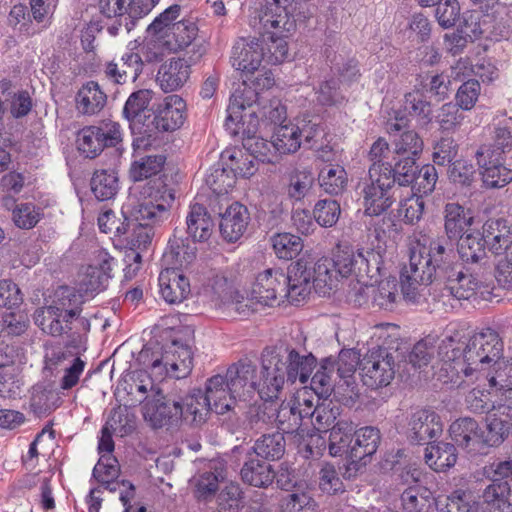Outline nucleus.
I'll return each instance as SVG.
<instances>
[{
    "label": "nucleus",
    "instance_id": "nucleus-1",
    "mask_svg": "<svg viewBox=\"0 0 512 512\" xmlns=\"http://www.w3.org/2000/svg\"><path fill=\"white\" fill-rule=\"evenodd\" d=\"M380 262L379 251L371 248L354 251L350 247H338L332 257L320 258L312 268L299 259L285 273L288 300L292 303L304 300L312 287L319 295L325 296L337 286L339 277L347 278L351 274L360 279L375 277L379 274Z\"/></svg>",
    "mask_w": 512,
    "mask_h": 512
},
{
    "label": "nucleus",
    "instance_id": "nucleus-2",
    "mask_svg": "<svg viewBox=\"0 0 512 512\" xmlns=\"http://www.w3.org/2000/svg\"><path fill=\"white\" fill-rule=\"evenodd\" d=\"M143 199L136 205L122 208L124 221L116 226V236L126 235L129 246L145 250L154 235L153 226L170 216L175 200L172 188L161 179L149 182L142 188Z\"/></svg>",
    "mask_w": 512,
    "mask_h": 512
},
{
    "label": "nucleus",
    "instance_id": "nucleus-3",
    "mask_svg": "<svg viewBox=\"0 0 512 512\" xmlns=\"http://www.w3.org/2000/svg\"><path fill=\"white\" fill-rule=\"evenodd\" d=\"M502 353L503 342L491 328L468 339L459 333L446 336L437 349L438 357L443 363L442 369L451 372L452 377H469L475 371L483 370L485 365L502 356Z\"/></svg>",
    "mask_w": 512,
    "mask_h": 512
},
{
    "label": "nucleus",
    "instance_id": "nucleus-4",
    "mask_svg": "<svg viewBox=\"0 0 512 512\" xmlns=\"http://www.w3.org/2000/svg\"><path fill=\"white\" fill-rule=\"evenodd\" d=\"M285 353L282 355L275 349H264L266 386L262 388V393L266 398H278L285 381L294 383L299 380L306 384L317 366V359L312 353L301 355L288 347Z\"/></svg>",
    "mask_w": 512,
    "mask_h": 512
},
{
    "label": "nucleus",
    "instance_id": "nucleus-5",
    "mask_svg": "<svg viewBox=\"0 0 512 512\" xmlns=\"http://www.w3.org/2000/svg\"><path fill=\"white\" fill-rule=\"evenodd\" d=\"M83 296L74 288L61 286L51 305L38 309L35 324L46 334L59 337L73 329L74 318L82 312Z\"/></svg>",
    "mask_w": 512,
    "mask_h": 512
},
{
    "label": "nucleus",
    "instance_id": "nucleus-6",
    "mask_svg": "<svg viewBox=\"0 0 512 512\" xmlns=\"http://www.w3.org/2000/svg\"><path fill=\"white\" fill-rule=\"evenodd\" d=\"M138 361L158 379H164L166 376L181 379L192 370L193 352L188 344L173 340L158 351L143 348Z\"/></svg>",
    "mask_w": 512,
    "mask_h": 512
},
{
    "label": "nucleus",
    "instance_id": "nucleus-7",
    "mask_svg": "<svg viewBox=\"0 0 512 512\" xmlns=\"http://www.w3.org/2000/svg\"><path fill=\"white\" fill-rule=\"evenodd\" d=\"M258 25L264 43L263 61L271 65L285 61L289 56L286 38L296 28L294 16L284 12L278 14L263 7L258 15Z\"/></svg>",
    "mask_w": 512,
    "mask_h": 512
},
{
    "label": "nucleus",
    "instance_id": "nucleus-8",
    "mask_svg": "<svg viewBox=\"0 0 512 512\" xmlns=\"http://www.w3.org/2000/svg\"><path fill=\"white\" fill-rule=\"evenodd\" d=\"M368 174L369 177L363 182L360 193L364 214L380 216L403 195L394 186V180L386 177L378 164L371 165Z\"/></svg>",
    "mask_w": 512,
    "mask_h": 512
},
{
    "label": "nucleus",
    "instance_id": "nucleus-9",
    "mask_svg": "<svg viewBox=\"0 0 512 512\" xmlns=\"http://www.w3.org/2000/svg\"><path fill=\"white\" fill-rule=\"evenodd\" d=\"M426 257L416 245L410 248L409 264L400 272V286L403 298L412 303L419 304L423 291L433 282H439L435 268L426 263Z\"/></svg>",
    "mask_w": 512,
    "mask_h": 512
},
{
    "label": "nucleus",
    "instance_id": "nucleus-10",
    "mask_svg": "<svg viewBox=\"0 0 512 512\" xmlns=\"http://www.w3.org/2000/svg\"><path fill=\"white\" fill-rule=\"evenodd\" d=\"M395 426L411 443L418 445L429 443L443 431L440 416L429 408H412L397 415Z\"/></svg>",
    "mask_w": 512,
    "mask_h": 512
},
{
    "label": "nucleus",
    "instance_id": "nucleus-11",
    "mask_svg": "<svg viewBox=\"0 0 512 512\" xmlns=\"http://www.w3.org/2000/svg\"><path fill=\"white\" fill-rule=\"evenodd\" d=\"M261 370L257 373L256 365L246 360H240L231 365L225 374L230 390L239 401H251L258 394L264 402H271L275 398H266L262 393V388L266 386L264 371V352L261 356Z\"/></svg>",
    "mask_w": 512,
    "mask_h": 512
},
{
    "label": "nucleus",
    "instance_id": "nucleus-12",
    "mask_svg": "<svg viewBox=\"0 0 512 512\" xmlns=\"http://www.w3.org/2000/svg\"><path fill=\"white\" fill-rule=\"evenodd\" d=\"M121 140V127L117 122H102L98 126H86L78 132L77 148L85 157L93 159L104 148L115 147Z\"/></svg>",
    "mask_w": 512,
    "mask_h": 512
},
{
    "label": "nucleus",
    "instance_id": "nucleus-13",
    "mask_svg": "<svg viewBox=\"0 0 512 512\" xmlns=\"http://www.w3.org/2000/svg\"><path fill=\"white\" fill-rule=\"evenodd\" d=\"M258 96V91L249 86L247 80H243L232 93L224 124L232 136L240 133V126L245 125L244 119L247 116L251 118L250 121L258 120L257 111L254 109L255 105L258 106Z\"/></svg>",
    "mask_w": 512,
    "mask_h": 512
},
{
    "label": "nucleus",
    "instance_id": "nucleus-14",
    "mask_svg": "<svg viewBox=\"0 0 512 512\" xmlns=\"http://www.w3.org/2000/svg\"><path fill=\"white\" fill-rule=\"evenodd\" d=\"M415 245L426 257V263H429L431 268H435L439 282L449 277V274L460 265L455 262L453 244L445 237L430 238L420 235L416 239Z\"/></svg>",
    "mask_w": 512,
    "mask_h": 512
},
{
    "label": "nucleus",
    "instance_id": "nucleus-15",
    "mask_svg": "<svg viewBox=\"0 0 512 512\" xmlns=\"http://www.w3.org/2000/svg\"><path fill=\"white\" fill-rule=\"evenodd\" d=\"M361 376L370 389L386 387L395 376V359L385 347L372 349L361 362Z\"/></svg>",
    "mask_w": 512,
    "mask_h": 512
},
{
    "label": "nucleus",
    "instance_id": "nucleus-16",
    "mask_svg": "<svg viewBox=\"0 0 512 512\" xmlns=\"http://www.w3.org/2000/svg\"><path fill=\"white\" fill-rule=\"evenodd\" d=\"M286 280L283 270L267 269L257 275L252 287V297L267 306H273L280 299H288Z\"/></svg>",
    "mask_w": 512,
    "mask_h": 512
},
{
    "label": "nucleus",
    "instance_id": "nucleus-17",
    "mask_svg": "<svg viewBox=\"0 0 512 512\" xmlns=\"http://www.w3.org/2000/svg\"><path fill=\"white\" fill-rule=\"evenodd\" d=\"M144 409L145 418L154 428L177 423L185 413L180 400L164 395L160 389L155 391L152 400L146 402Z\"/></svg>",
    "mask_w": 512,
    "mask_h": 512
},
{
    "label": "nucleus",
    "instance_id": "nucleus-18",
    "mask_svg": "<svg viewBox=\"0 0 512 512\" xmlns=\"http://www.w3.org/2000/svg\"><path fill=\"white\" fill-rule=\"evenodd\" d=\"M466 494L462 490L454 491L448 498L445 506L438 508L431 492L423 487L413 486L405 489L401 494V505L404 512H445L450 505L464 501Z\"/></svg>",
    "mask_w": 512,
    "mask_h": 512
},
{
    "label": "nucleus",
    "instance_id": "nucleus-19",
    "mask_svg": "<svg viewBox=\"0 0 512 512\" xmlns=\"http://www.w3.org/2000/svg\"><path fill=\"white\" fill-rule=\"evenodd\" d=\"M476 159L486 188H502L512 181V170L503 164L504 157L493 152L491 147L481 146Z\"/></svg>",
    "mask_w": 512,
    "mask_h": 512
},
{
    "label": "nucleus",
    "instance_id": "nucleus-20",
    "mask_svg": "<svg viewBox=\"0 0 512 512\" xmlns=\"http://www.w3.org/2000/svg\"><path fill=\"white\" fill-rule=\"evenodd\" d=\"M152 125L158 132H173L179 129L186 119V102L176 94L166 96L153 108Z\"/></svg>",
    "mask_w": 512,
    "mask_h": 512
},
{
    "label": "nucleus",
    "instance_id": "nucleus-21",
    "mask_svg": "<svg viewBox=\"0 0 512 512\" xmlns=\"http://www.w3.org/2000/svg\"><path fill=\"white\" fill-rule=\"evenodd\" d=\"M449 434L455 444L467 453L473 456L485 453L484 431L475 419L461 417L455 420L450 425Z\"/></svg>",
    "mask_w": 512,
    "mask_h": 512
},
{
    "label": "nucleus",
    "instance_id": "nucleus-22",
    "mask_svg": "<svg viewBox=\"0 0 512 512\" xmlns=\"http://www.w3.org/2000/svg\"><path fill=\"white\" fill-rule=\"evenodd\" d=\"M480 272L460 264L458 268L449 274V277L442 281L444 282L443 291L447 293V296L457 300H470L477 294Z\"/></svg>",
    "mask_w": 512,
    "mask_h": 512
},
{
    "label": "nucleus",
    "instance_id": "nucleus-23",
    "mask_svg": "<svg viewBox=\"0 0 512 512\" xmlns=\"http://www.w3.org/2000/svg\"><path fill=\"white\" fill-rule=\"evenodd\" d=\"M486 447L500 445L512 433V399L505 398L487 416Z\"/></svg>",
    "mask_w": 512,
    "mask_h": 512
},
{
    "label": "nucleus",
    "instance_id": "nucleus-24",
    "mask_svg": "<svg viewBox=\"0 0 512 512\" xmlns=\"http://www.w3.org/2000/svg\"><path fill=\"white\" fill-rule=\"evenodd\" d=\"M459 257L463 261L462 266L476 270H487L488 262L485 238L478 230H471L457 240Z\"/></svg>",
    "mask_w": 512,
    "mask_h": 512
},
{
    "label": "nucleus",
    "instance_id": "nucleus-25",
    "mask_svg": "<svg viewBox=\"0 0 512 512\" xmlns=\"http://www.w3.org/2000/svg\"><path fill=\"white\" fill-rule=\"evenodd\" d=\"M198 31L197 24L191 19H183L172 26L176 49L186 50L190 63H197L206 53V47L197 38Z\"/></svg>",
    "mask_w": 512,
    "mask_h": 512
},
{
    "label": "nucleus",
    "instance_id": "nucleus-26",
    "mask_svg": "<svg viewBox=\"0 0 512 512\" xmlns=\"http://www.w3.org/2000/svg\"><path fill=\"white\" fill-rule=\"evenodd\" d=\"M264 58V46L258 39L240 38L232 48V66L246 74L258 70Z\"/></svg>",
    "mask_w": 512,
    "mask_h": 512
},
{
    "label": "nucleus",
    "instance_id": "nucleus-27",
    "mask_svg": "<svg viewBox=\"0 0 512 512\" xmlns=\"http://www.w3.org/2000/svg\"><path fill=\"white\" fill-rule=\"evenodd\" d=\"M381 442V432L377 427L365 426L355 429L350 463L366 465L376 453Z\"/></svg>",
    "mask_w": 512,
    "mask_h": 512
},
{
    "label": "nucleus",
    "instance_id": "nucleus-28",
    "mask_svg": "<svg viewBox=\"0 0 512 512\" xmlns=\"http://www.w3.org/2000/svg\"><path fill=\"white\" fill-rule=\"evenodd\" d=\"M250 214L246 206L235 202L221 215L219 224L223 239L229 243L238 241L246 232Z\"/></svg>",
    "mask_w": 512,
    "mask_h": 512
},
{
    "label": "nucleus",
    "instance_id": "nucleus-29",
    "mask_svg": "<svg viewBox=\"0 0 512 512\" xmlns=\"http://www.w3.org/2000/svg\"><path fill=\"white\" fill-rule=\"evenodd\" d=\"M189 57L171 59L163 63L157 73L156 81L164 92H173L181 88L190 76Z\"/></svg>",
    "mask_w": 512,
    "mask_h": 512
},
{
    "label": "nucleus",
    "instance_id": "nucleus-30",
    "mask_svg": "<svg viewBox=\"0 0 512 512\" xmlns=\"http://www.w3.org/2000/svg\"><path fill=\"white\" fill-rule=\"evenodd\" d=\"M443 213L444 230L448 241H456L472 230L474 215L471 209L453 202L445 205Z\"/></svg>",
    "mask_w": 512,
    "mask_h": 512
},
{
    "label": "nucleus",
    "instance_id": "nucleus-31",
    "mask_svg": "<svg viewBox=\"0 0 512 512\" xmlns=\"http://www.w3.org/2000/svg\"><path fill=\"white\" fill-rule=\"evenodd\" d=\"M258 127V120L250 121L247 127L240 126L243 147L256 161L261 163H274L277 161L276 150L274 149V142H269L261 137L256 136Z\"/></svg>",
    "mask_w": 512,
    "mask_h": 512
},
{
    "label": "nucleus",
    "instance_id": "nucleus-32",
    "mask_svg": "<svg viewBox=\"0 0 512 512\" xmlns=\"http://www.w3.org/2000/svg\"><path fill=\"white\" fill-rule=\"evenodd\" d=\"M160 293L169 304L181 303L190 294L189 280L175 268H167L158 278Z\"/></svg>",
    "mask_w": 512,
    "mask_h": 512
},
{
    "label": "nucleus",
    "instance_id": "nucleus-33",
    "mask_svg": "<svg viewBox=\"0 0 512 512\" xmlns=\"http://www.w3.org/2000/svg\"><path fill=\"white\" fill-rule=\"evenodd\" d=\"M212 411L216 414H224L231 410L238 398L230 390V385L225 375H215L207 380L206 390Z\"/></svg>",
    "mask_w": 512,
    "mask_h": 512
},
{
    "label": "nucleus",
    "instance_id": "nucleus-34",
    "mask_svg": "<svg viewBox=\"0 0 512 512\" xmlns=\"http://www.w3.org/2000/svg\"><path fill=\"white\" fill-rule=\"evenodd\" d=\"M61 403V396L54 383L40 382L32 387L30 409L35 416H46L57 409Z\"/></svg>",
    "mask_w": 512,
    "mask_h": 512
},
{
    "label": "nucleus",
    "instance_id": "nucleus-35",
    "mask_svg": "<svg viewBox=\"0 0 512 512\" xmlns=\"http://www.w3.org/2000/svg\"><path fill=\"white\" fill-rule=\"evenodd\" d=\"M166 156L163 154L145 155L134 160L129 168V178L133 182L149 179L144 187L151 181L161 179L166 185V176L159 175L165 165Z\"/></svg>",
    "mask_w": 512,
    "mask_h": 512
},
{
    "label": "nucleus",
    "instance_id": "nucleus-36",
    "mask_svg": "<svg viewBox=\"0 0 512 512\" xmlns=\"http://www.w3.org/2000/svg\"><path fill=\"white\" fill-rule=\"evenodd\" d=\"M418 158L413 157H393L394 165H380L383 173L386 177L394 180V186L397 190L403 194V189H411L410 186L415 180V176L418 172V166L416 160Z\"/></svg>",
    "mask_w": 512,
    "mask_h": 512
},
{
    "label": "nucleus",
    "instance_id": "nucleus-37",
    "mask_svg": "<svg viewBox=\"0 0 512 512\" xmlns=\"http://www.w3.org/2000/svg\"><path fill=\"white\" fill-rule=\"evenodd\" d=\"M214 223L206 207L195 203L190 205L186 216V233L193 242L207 241L213 229Z\"/></svg>",
    "mask_w": 512,
    "mask_h": 512
},
{
    "label": "nucleus",
    "instance_id": "nucleus-38",
    "mask_svg": "<svg viewBox=\"0 0 512 512\" xmlns=\"http://www.w3.org/2000/svg\"><path fill=\"white\" fill-rule=\"evenodd\" d=\"M107 103V95L96 81L84 83L75 96L76 109L83 115L99 113Z\"/></svg>",
    "mask_w": 512,
    "mask_h": 512
},
{
    "label": "nucleus",
    "instance_id": "nucleus-39",
    "mask_svg": "<svg viewBox=\"0 0 512 512\" xmlns=\"http://www.w3.org/2000/svg\"><path fill=\"white\" fill-rule=\"evenodd\" d=\"M425 448V463L436 472H446L452 468L458 459L454 444L444 441L429 442Z\"/></svg>",
    "mask_w": 512,
    "mask_h": 512
},
{
    "label": "nucleus",
    "instance_id": "nucleus-40",
    "mask_svg": "<svg viewBox=\"0 0 512 512\" xmlns=\"http://www.w3.org/2000/svg\"><path fill=\"white\" fill-rule=\"evenodd\" d=\"M241 479L254 487L265 488L273 483L276 473L271 464L249 453L240 471Z\"/></svg>",
    "mask_w": 512,
    "mask_h": 512
},
{
    "label": "nucleus",
    "instance_id": "nucleus-41",
    "mask_svg": "<svg viewBox=\"0 0 512 512\" xmlns=\"http://www.w3.org/2000/svg\"><path fill=\"white\" fill-rule=\"evenodd\" d=\"M354 432L353 422L339 419L330 429L328 445L330 455L334 457L345 456L350 462V449L353 445Z\"/></svg>",
    "mask_w": 512,
    "mask_h": 512
},
{
    "label": "nucleus",
    "instance_id": "nucleus-42",
    "mask_svg": "<svg viewBox=\"0 0 512 512\" xmlns=\"http://www.w3.org/2000/svg\"><path fill=\"white\" fill-rule=\"evenodd\" d=\"M176 233L177 230L173 239L169 240V246L164 253V260L172 265V268L179 270V268L186 267L195 260L197 248L195 246L196 242L189 241L188 237H178Z\"/></svg>",
    "mask_w": 512,
    "mask_h": 512
},
{
    "label": "nucleus",
    "instance_id": "nucleus-43",
    "mask_svg": "<svg viewBox=\"0 0 512 512\" xmlns=\"http://www.w3.org/2000/svg\"><path fill=\"white\" fill-rule=\"evenodd\" d=\"M286 449V441L284 434L274 432L272 434H264L257 439L251 448L252 454L266 461H277L283 457Z\"/></svg>",
    "mask_w": 512,
    "mask_h": 512
},
{
    "label": "nucleus",
    "instance_id": "nucleus-44",
    "mask_svg": "<svg viewBox=\"0 0 512 512\" xmlns=\"http://www.w3.org/2000/svg\"><path fill=\"white\" fill-rule=\"evenodd\" d=\"M237 175L228 161H222L209 169L205 177L207 186L217 195L227 194L236 183Z\"/></svg>",
    "mask_w": 512,
    "mask_h": 512
},
{
    "label": "nucleus",
    "instance_id": "nucleus-45",
    "mask_svg": "<svg viewBox=\"0 0 512 512\" xmlns=\"http://www.w3.org/2000/svg\"><path fill=\"white\" fill-rule=\"evenodd\" d=\"M90 188L98 201L114 199L119 190L118 176L111 170H96L91 177Z\"/></svg>",
    "mask_w": 512,
    "mask_h": 512
},
{
    "label": "nucleus",
    "instance_id": "nucleus-46",
    "mask_svg": "<svg viewBox=\"0 0 512 512\" xmlns=\"http://www.w3.org/2000/svg\"><path fill=\"white\" fill-rule=\"evenodd\" d=\"M274 149L280 154L295 153L301 146L300 126L293 123L279 125L273 134Z\"/></svg>",
    "mask_w": 512,
    "mask_h": 512
},
{
    "label": "nucleus",
    "instance_id": "nucleus-47",
    "mask_svg": "<svg viewBox=\"0 0 512 512\" xmlns=\"http://www.w3.org/2000/svg\"><path fill=\"white\" fill-rule=\"evenodd\" d=\"M315 185V176L307 169H294L288 175L287 195L291 200L301 201L307 197Z\"/></svg>",
    "mask_w": 512,
    "mask_h": 512
},
{
    "label": "nucleus",
    "instance_id": "nucleus-48",
    "mask_svg": "<svg viewBox=\"0 0 512 512\" xmlns=\"http://www.w3.org/2000/svg\"><path fill=\"white\" fill-rule=\"evenodd\" d=\"M339 379L334 358L322 359L315 374L311 377V386L317 394L329 395Z\"/></svg>",
    "mask_w": 512,
    "mask_h": 512
},
{
    "label": "nucleus",
    "instance_id": "nucleus-49",
    "mask_svg": "<svg viewBox=\"0 0 512 512\" xmlns=\"http://www.w3.org/2000/svg\"><path fill=\"white\" fill-rule=\"evenodd\" d=\"M228 160L231 165V170H234L237 176L249 178L254 175L258 170V163L256 158L252 156L247 150L242 149H226L221 154V161Z\"/></svg>",
    "mask_w": 512,
    "mask_h": 512
},
{
    "label": "nucleus",
    "instance_id": "nucleus-50",
    "mask_svg": "<svg viewBox=\"0 0 512 512\" xmlns=\"http://www.w3.org/2000/svg\"><path fill=\"white\" fill-rule=\"evenodd\" d=\"M511 487L507 481L493 480L483 491V501L498 510V512H512V504L509 500Z\"/></svg>",
    "mask_w": 512,
    "mask_h": 512
},
{
    "label": "nucleus",
    "instance_id": "nucleus-51",
    "mask_svg": "<svg viewBox=\"0 0 512 512\" xmlns=\"http://www.w3.org/2000/svg\"><path fill=\"white\" fill-rule=\"evenodd\" d=\"M181 404L184 408V419H188L191 417V422L201 423L205 421V417L212 407L210 401L207 397L206 392H203L201 389H194L190 394H188Z\"/></svg>",
    "mask_w": 512,
    "mask_h": 512
},
{
    "label": "nucleus",
    "instance_id": "nucleus-52",
    "mask_svg": "<svg viewBox=\"0 0 512 512\" xmlns=\"http://www.w3.org/2000/svg\"><path fill=\"white\" fill-rule=\"evenodd\" d=\"M128 395L139 394L135 401L143 402L148 399V392L154 390V383L146 371L136 370L127 373L121 382Z\"/></svg>",
    "mask_w": 512,
    "mask_h": 512
},
{
    "label": "nucleus",
    "instance_id": "nucleus-53",
    "mask_svg": "<svg viewBox=\"0 0 512 512\" xmlns=\"http://www.w3.org/2000/svg\"><path fill=\"white\" fill-rule=\"evenodd\" d=\"M120 473L118 460L112 455H102L93 468V477L110 491H116L115 480Z\"/></svg>",
    "mask_w": 512,
    "mask_h": 512
},
{
    "label": "nucleus",
    "instance_id": "nucleus-54",
    "mask_svg": "<svg viewBox=\"0 0 512 512\" xmlns=\"http://www.w3.org/2000/svg\"><path fill=\"white\" fill-rule=\"evenodd\" d=\"M272 247L279 259L292 260L303 250L301 237L291 233H278L271 238Z\"/></svg>",
    "mask_w": 512,
    "mask_h": 512
},
{
    "label": "nucleus",
    "instance_id": "nucleus-55",
    "mask_svg": "<svg viewBox=\"0 0 512 512\" xmlns=\"http://www.w3.org/2000/svg\"><path fill=\"white\" fill-rule=\"evenodd\" d=\"M392 145L395 157L418 158L423 151V140L413 130L403 131L392 141Z\"/></svg>",
    "mask_w": 512,
    "mask_h": 512
},
{
    "label": "nucleus",
    "instance_id": "nucleus-56",
    "mask_svg": "<svg viewBox=\"0 0 512 512\" xmlns=\"http://www.w3.org/2000/svg\"><path fill=\"white\" fill-rule=\"evenodd\" d=\"M366 292L371 293L372 302L380 309L392 310L397 299V285L395 281H381L377 287L373 285L366 286Z\"/></svg>",
    "mask_w": 512,
    "mask_h": 512
},
{
    "label": "nucleus",
    "instance_id": "nucleus-57",
    "mask_svg": "<svg viewBox=\"0 0 512 512\" xmlns=\"http://www.w3.org/2000/svg\"><path fill=\"white\" fill-rule=\"evenodd\" d=\"M42 216V209L30 202L16 204L12 209V221L14 225L23 230L34 228L39 223Z\"/></svg>",
    "mask_w": 512,
    "mask_h": 512
},
{
    "label": "nucleus",
    "instance_id": "nucleus-58",
    "mask_svg": "<svg viewBox=\"0 0 512 512\" xmlns=\"http://www.w3.org/2000/svg\"><path fill=\"white\" fill-rule=\"evenodd\" d=\"M403 107V112H407L409 115L423 120L424 123H429L432 119L431 103L419 90H414L405 94Z\"/></svg>",
    "mask_w": 512,
    "mask_h": 512
},
{
    "label": "nucleus",
    "instance_id": "nucleus-59",
    "mask_svg": "<svg viewBox=\"0 0 512 512\" xmlns=\"http://www.w3.org/2000/svg\"><path fill=\"white\" fill-rule=\"evenodd\" d=\"M319 185L323 190L331 195L341 193L347 183V174L343 167L335 166L324 168L318 176Z\"/></svg>",
    "mask_w": 512,
    "mask_h": 512
},
{
    "label": "nucleus",
    "instance_id": "nucleus-60",
    "mask_svg": "<svg viewBox=\"0 0 512 512\" xmlns=\"http://www.w3.org/2000/svg\"><path fill=\"white\" fill-rule=\"evenodd\" d=\"M400 201L399 214L403 215V220L407 224H415L420 221L423 216L425 202L422 196L413 192V189L406 190V197Z\"/></svg>",
    "mask_w": 512,
    "mask_h": 512
},
{
    "label": "nucleus",
    "instance_id": "nucleus-61",
    "mask_svg": "<svg viewBox=\"0 0 512 512\" xmlns=\"http://www.w3.org/2000/svg\"><path fill=\"white\" fill-rule=\"evenodd\" d=\"M152 94L153 92L149 89H140L131 93L123 107V116L130 123L134 122L147 109Z\"/></svg>",
    "mask_w": 512,
    "mask_h": 512
},
{
    "label": "nucleus",
    "instance_id": "nucleus-62",
    "mask_svg": "<svg viewBox=\"0 0 512 512\" xmlns=\"http://www.w3.org/2000/svg\"><path fill=\"white\" fill-rule=\"evenodd\" d=\"M220 512H238L244 506L243 492L237 483L227 484L217 498Z\"/></svg>",
    "mask_w": 512,
    "mask_h": 512
},
{
    "label": "nucleus",
    "instance_id": "nucleus-63",
    "mask_svg": "<svg viewBox=\"0 0 512 512\" xmlns=\"http://www.w3.org/2000/svg\"><path fill=\"white\" fill-rule=\"evenodd\" d=\"M341 214L340 204L334 199L319 200L314 207L315 221L322 227L334 226Z\"/></svg>",
    "mask_w": 512,
    "mask_h": 512
},
{
    "label": "nucleus",
    "instance_id": "nucleus-64",
    "mask_svg": "<svg viewBox=\"0 0 512 512\" xmlns=\"http://www.w3.org/2000/svg\"><path fill=\"white\" fill-rule=\"evenodd\" d=\"M448 177L455 185L462 188L470 187L475 182L476 169L474 165L467 160H456L449 166Z\"/></svg>",
    "mask_w": 512,
    "mask_h": 512
}]
</instances>
